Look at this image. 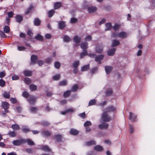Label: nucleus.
Returning <instances> with one entry per match:
<instances>
[{"mask_svg":"<svg viewBox=\"0 0 155 155\" xmlns=\"http://www.w3.org/2000/svg\"><path fill=\"white\" fill-rule=\"evenodd\" d=\"M78 87L77 85H74L73 86L71 90V91L75 92L78 89Z\"/></svg>","mask_w":155,"mask_h":155,"instance_id":"44","label":"nucleus"},{"mask_svg":"<svg viewBox=\"0 0 155 155\" xmlns=\"http://www.w3.org/2000/svg\"><path fill=\"white\" fill-rule=\"evenodd\" d=\"M36 100V98L33 96L30 97L28 99V101L30 104H32L35 103Z\"/></svg>","mask_w":155,"mask_h":155,"instance_id":"6","label":"nucleus"},{"mask_svg":"<svg viewBox=\"0 0 155 155\" xmlns=\"http://www.w3.org/2000/svg\"><path fill=\"white\" fill-rule=\"evenodd\" d=\"M71 90H68L67 91H65L64 94L63 96L64 97H68L70 94V93L71 92Z\"/></svg>","mask_w":155,"mask_h":155,"instance_id":"35","label":"nucleus"},{"mask_svg":"<svg viewBox=\"0 0 155 155\" xmlns=\"http://www.w3.org/2000/svg\"><path fill=\"white\" fill-rule=\"evenodd\" d=\"M130 116L129 117V119L130 120H132L133 121H134L135 120L136 118V116L134 115V114L131 112L129 113Z\"/></svg>","mask_w":155,"mask_h":155,"instance_id":"14","label":"nucleus"},{"mask_svg":"<svg viewBox=\"0 0 155 155\" xmlns=\"http://www.w3.org/2000/svg\"><path fill=\"white\" fill-rule=\"evenodd\" d=\"M105 69L106 73L108 74L112 71V68L110 66H106L105 67Z\"/></svg>","mask_w":155,"mask_h":155,"instance_id":"16","label":"nucleus"},{"mask_svg":"<svg viewBox=\"0 0 155 155\" xmlns=\"http://www.w3.org/2000/svg\"><path fill=\"white\" fill-rule=\"evenodd\" d=\"M112 92L111 89L109 88L108 89L106 92V94L107 96H108L110 95Z\"/></svg>","mask_w":155,"mask_h":155,"instance_id":"48","label":"nucleus"},{"mask_svg":"<svg viewBox=\"0 0 155 155\" xmlns=\"http://www.w3.org/2000/svg\"><path fill=\"white\" fill-rule=\"evenodd\" d=\"M101 118L103 121L105 122H108L111 119L110 117L106 112H105L103 113Z\"/></svg>","mask_w":155,"mask_h":155,"instance_id":"3","label":"nucleus"},{"mask_svg":"<svg viewBox=\"0 0 155 155\" xmlns=\"http://www.w3.org/2000/svg\"><path fill=\"white\" fill-rule=\"evenodd\" d=\"M73 40L74 41L75 43H78L80 41L81 38L76 35L74 37Z\"/></svg>","mask_w":155,"mask_h":155,"instance_id":"23","label":"nucleus"},{"mask_svg":"<svg viewBox=\"0 0 155 155\" xmlns=\"http://www.w3.org/2000/svg\"><path fill=\"white\" fill-rule=\"evenodd\" d=\"M41 21L40 19L38 18H35L34 21V23L35 26H39L40 25Z\"/></svg>","mask_w":155,"mask_h":155,"instance_id":"15","label":"nucleus"},{"mask_svg":"<svg viewBox=\"0 0 155 155\" xmlns=\"http://www.w3.org/2000/svg\"><path fill=\"white\" fill-rule=\"evenodd\" d=\"M37 108L36 107H32L30 108V111L32 113H36L37 112Z\"/></svg>","mask_w":155,"mask_h":155,"instance_id":"49","label":"nucleus"},{"mask_svg":"<svg viewBox=\"0 0 155 155\" xmlns=\"http://www.w3.org/2000/svg\"><path fill=\"white\" fill-rule=\"evenodd\" d=\"M5 81L2 79H0V86L3 87L5 85Z\"/></svg>","mask_w":155,"mask_h":155,"instance_id":"56","label":"nucleus"},{"mask_svg":"<svg viewBox=\"0 0 155 155\" xmlns=\"http://www.w3.org/2000/svg\"><path fill=\"white\" fill-rule=\"evenodd\" d=\"M12 78L13 80H16L19 79V77L16 75H14L12 76Z\"/></svg>","mask_w":155,"mask_h":155,"instance_id":"57","label":"nucleus"},{"mask_svg":"<svg viewBox=\"0 0 155 155\" xmlns=\"http://www.w3.org/2000/svg\"><path fill=\"white\" fill-rule=\"evenodd\" d=\"M105 31H109L111 28L112 25L110 23H106L105 24Z\"/></svg>","mask_w":155,"mask_h":155,"instance_id":"19","label":"nucleus"},{"mask_svg":"<svg viewBox=\"0 0 155 155\" xmlns=\"http://www.w3.org/2000/svg\"><path fill=\"white\" fill-rule=\"evenodd\" d=\"M35 38L37 40L39 41H42L43 40V38L40 35L38 34L35 37Z\"/></svg>","mask_w":155,"mask_h":155,"instance_id":"30","label":"nucleus"},{"mask_svg":"<svg viewBox=\"0 0 155 155\" xmlns=\"http://www.w3.org/2000/svg\"><path fill=\"white\" fill-rule=\"evenodd\" d=\"M24 81L26 84H28L31 83V80L30 78H26L24 79Z\"/></svg>","mask_w":155,"mask_h":155,"instance_id":"47","label":"nucleus"},{"mask_svg":"<svg viewBox=\"0 0 155 155\" xmlns=\"http://www.w3.org/2000/svg\"><path fill=\"white\" fill-rule=\"evenodd\" d=\"M94 148L95 150L99 151H102L103 150V147L99 145L95 146Z\"/></svg>","mask_w":155,"mask_h":155,"instance_id":"22","label":"nucleus"},{"mask_svg":"<svg viewBox=\"0 0 155 155\" xmlns=\"http://www.w3.org/2000/svg\"><path fill=\"white\" fill-rule=\"evenodd\" d=\"M112 36L114 38L119 37L121 38H124L127 37V33L124 32H121L118 34L114 33L112 35Z\"/></svg>","mask_w":155,"mask_h":155,"instance_id":"1","label":"nucleus"},{"mask_svg":"<svg viewBox=\"0 0 155 155\" xmlns=\"http://www.w3.org/2000/svg\"><path fill=\"white\" fill-rule=\"evenodd\" d=\"M51 132L47 130H45L42 131V134L44 136L48 137L50 136L51 134Z\"/></svg>","mask_w":155,"mask_h":155,"instance_id":"17","label":"nucleus"},{"mask_svg":"<svg viewBox=\"0 0 155 155\" xmlns=\"http://www.w3.org/2000/svg\"><path fill=\"white\" fill-rule=\"evenodd\" d=\"M10 100L12 103L13 104L16 103L17 102V101L16 99L11 97L10 99Z\"/></svg>","mask_w":155,"mask_h":155,"instance_id":"63","label":"nucleus"},{"mask_svg":"<svg viewBox=\"0 0 155 155\" xmlns=\"http://www.w3.org/2000/svg\"><path fill=\"white\" fill-rule=\"evenodd\" d=\"M96 101L95 99H92L90 101L89 103V106H92L95 104Z\"/></svg>","mask_w":155,"mask_h":155,"instance_id":"42","label":"nucleus"},{"mask_svg":"<svg viewBox=\"0 0 155 155\" xmlns=\"http://www.w3.org/2000/svg\"><path fill=\"white\" fill-rule=\"evenodd\" d=\"M87 55V51L85 50H84L83 52L80 54V58L81 59L83 58L84 56H86Z\"/></svg>","mask_w":155,"mask_h":155,"instance_id":"32","label":"nucleus"},{"mask_svg":"<svg viewBox=\"0 0 155 155\" xmlns=\"http://www.w3.org/2000/svg\"><path fill=\"white\" fill-rule=\"evenodd\" d=\"M81 48L84 50H85L88 48V43L86 42L81 43L80 45Z\"/></svg>","mask_w":155,"mask_h":155,"instance_id":"9","label":"nucleus"},{"mask_svg":"<svg viewBox=\"0 0 155 155\" xmlns=\"http://www.w3.org/2000/svg\"><path fill=\"white\" fill-rule=\"evenodd\" d=\"M16 132L14 131H9L8 134V135L11 137H15L16 136Z\"/></svg>","mask_w":155,"mask_h":155,"instance_id":"28","label":"nucleus"},{"mask_svg":"<svg viewBox=\"0 0 155 155\" xmlns=\"http://www.w3.org/2000/svg\"><path fill=\"white\" fill-rule=\"evenodd\" d=\"M120 27V25L119 24H115L113 26V28L114 30L118 29Z\"/></svg>","mask_w":155,"mask_h":155,"instance_id":"54","label":"nucleus"},{"mask_svg":"<svg viewBox=\"0 0 155 155\" xmlns=\"http://www.w3.org/2000/svg\"><path fill=\"white\" fill-rule=\"evenodd\" d=\"M116 110V108L112 106H110L107 107L106 110L107 112H113Z\"/></svg>","mask_w":155,"mask_h":155,"instance_id":"10","label":"nucleus"},{"mask_svg":"<svg viewBox=\"0 0 155 155\" xmlns=\"http://www.w3.org/2000/svg\"><path fill=\"white\" fill-rule=\"evenodd\" d=\"M96 52L101 53L103 51L102 48L100 46H96Z\"/></svg>","mask_w":155,"mask_h":155,"instance_id":"26","label":"nucleus"},{"mask_svg":"<svg viewBox=\"0 0 155 155\" xmlns=\"http://www.w3.org/2000/svg\"><path fill=\"white\" fill-rule=\"evenodd\" d=\"M22 96L24 97L27 98L29 96V94L27 91H24L22 93Z\"/></svg>","mask_w":155,"mask_h":155,"instance_id":"45","label":"nucleus"},{"mask_svg":"<svg viewBox=\"0 0 155 155\" xmlns=\"http://www.w3.org/2000/svg\"><path fill=\"white\" fill-rule=\"evenodd\" d=\"M104 57V55L102 54H101L96 56L95 58V60L96 61L100 62Z\"/></svg>","mask_w":155,"mask_h":155,"instance_id":"12","label":"nucleus"},{"mask_svg":"<svg viewBox=\"0 0 155 155\" xmlns=\"http://www.w3.org/2000/svg\"><path fill=\"white\" fill-rule=\"evenodd\" d=\"M97 10V8L95 7L92 6L88 8V11L89 13H92Z\"/></svg>","mask_w":155,"mask_h":155,"instance_id":"20","label":"nucleus"},{"mask_svg":"<svg viewBox=\"0 0 155 155\" xmlns=\"http://www.w3.org/2000/svg\"><path fill=\"white\" fill-rule=\"evenodd\" d=\"M41 149L45 151H48L50 150L49 147L48 146H42Z\"/></svg>","mask_w":155,"mask_h":155,"instance_id":"53","label":"nucleus"},{"mask_svg":"<svg viewBox=\"0 0 155 155\" xmlns=\"http://www.w3.org/2000/svg\"><path fill=\"white\" fill-rule=\"evenodd\" d=\"M11 127L14 130H18L20 129L19 126L16 124L12 125Z\"/></svg>","mask_w":155,"mask_h":155,"instance_id":"27","label":"nucleus"},{"mask_svg":"<svg viewBox=\"0 0 155 155\" xmlns=\"http://www.w3.org/2000/svg\"><path fill=\"white\" fill-rule=\"evenodd\" d=\"M23 74L25 76H29L31 75V72L29 70H26L24 71Z\"/></svg>","mask_w":155,"mask_h":155,"instance_id":"31","label":"nucleus"},{"mask_svg":"<svg viewBox=\"0 0 155 155\" xmlns=\"http://www.w3.org/2000/svg\"><path fill=\"white\" fill-rule=\"evenodd\" d=\"M16 21L17 22L20 23L23 20L22 16L20 15H17L16 17Z\"/></svg>","mask_w":155,"mask_h":155,"instance_id":"24","label":"nucleus"},{"mask_svg":"<svg viewBox=\"0 0 155 155\" xmlns=\"http://www.w3.org/2000/svg\"><path fill=\"white\" fill-rule=\"evenodd\" d=\"M26 151L28 153H31L33 152L31 148H27L26 149Z\"/></svg>","mask_w":155,"mask_h":155,"instance_id":"64","label":"nucleus"},{"mask_svg":"<svg viewBox=\"0 0 155 155\" xmlns=\"http://www.w3.org/2000/svg\"><path fill=\"white\" fill-rule=\"evenodd\" d=\"M60 75L57 74L54 76L53 77V79L54 80H58L60 79Z\"/></svg>","mask_w":155,"mask_h":155,"instance_id":"55","label":"nucleus"},{"mask_svg":"<svg viewBox=\"0 0 155 155\" xmlns=\"http://www.w3.org/2000/svg\"><path fill=\"white\" fill-rule=\"evenodd\" d=\"M3 29L4 32L6 33H8L10 31V28L8 26H5Z\"/></svg>","mask_w":155,"mask_h":155,"instance_id":"34","label":"nucleus"},{"mask_svg":"<svg viewBox=\"0 0 155 155\" xmlns=\"http://www.w3.org/2000/svg\"><path fill=\"white\" fill-rule=\"evenodd\" d=\"M67 84L66 81L64 80L60 82L59 83V86H64Z\"/></svg>","mask_w":155,"mask_h":155,"instance_id":"50","label":"nucleus"},{"mask_svg":"<svg viewBox=\"0 0 155 155\" xmlns=\"http://www.w3.org/2000/svg\"><path fill=\"white\" fill-rule=\"evenodd\" d=\"M26 143H27L29 145H34V142L29 139H27L25 140Z\"/></svg>","mask_w":155,"mask_h":155,"instance_id":"39","label":"nucleus"},{"mask_svg":"<svg viewBox=\"0 0 155 155\" xmlns=\"http://www.w3.org/2000/svg\"><path fill=\"white\" fill-rule=\"evenodd\" d=\"M61 136L60 135H57L55 136V139L58 141H61Z\"/></svg>","mask_w":155,"mask_h":155,"instance_id":"51","label":"nucleus"},{"mask_svg":"<svg viewBox=\"0 0 155 155\" xmlns=\"http://www.w3.org/2000/svg\"><path fill=\"white\" fill-rule=\"evenodd\" d=\"M79 61H75L73 64V67L74 68H77L79 65Z\"/></svg>","mask_w":155,"mask_h":155,"instance_id":"52","label":"nucleus"},{"mask_svg":"<svg viewBox=\"0 0 155 155\" xmlns=\"http://www.w3.org/2000/svg\"><path fill=\"white\" fill-rule=\"evenodd\" d=\"M96 144L94 140H91L86 143V145L87 146H91Z\"/></svg>","mask_w":155,"mask_h":155,"instance_id":"33","label":"nucleus"},{"mask_svg":"<svg viewBox=\"0 0 155 155\" xmlns=\"http://www.w3.org/2000/svg\"><path fill=\"white\" fill-rule=\"evenodd\" d=\"M104 142L106 144L109 145H111V142L108 140H104Z\"/></svg>","mask_w":155,"mask_h":155,"instance_id":"60","label":"nucleus"},{"mask_svg":"<svg viewBox=\"0 0 155 155\" xmlns=\"http://www.w3.org/2000/svg\"><path fill=\"white\" fill-rule=\"evenodd\" d=\"M25 49V48L23 46H18V50L19 51H22L24 50Z\"/></svg>","mask_w":155,"mask_h":155,"instance_id":"58","label":"nucleus"},{"mask_svg":"<svg viewBox=\"0 0 155 155\" xmlns=\"http://www.w3.org/2000/svg\"><path fill=\"white\" fill-rule=\"evenodd\" d=\"M55 12L54 10L53 9L51 10L48 12V16L49 17H51L54 15Z\"/></svg>","mask_w":155,"mask_h":155,"instance_id":"41","label":"nucleus"},{"mask_svg":"<svg viewBox=\"0 0 155 155\" xmlns=\"http://www.w3.org/2000/svg\"><path fill=\"white\" fill-rule=\"evenodd\" d=\"M89 65L88 64L86 65H84L82 66L81 68V71H85L89 69Z\"/></svg>","mask_w":155,"mask_h":155,"instance_id":"25","label":"nucleus"},{"mask_svg":"<svg viewBox=\"0 0 155 155\" xmlns=\"http://www.w3.org/2000/svg\"><path fill=\"white\" fill-rule=\"evenodd\" d=\"M130 126V132L131 134H132L133 132L134 131V127L133 126L131 125L130 124L129 125Z\"/></svg>","mask_w":155,"mask_h":155,"instance_id":"59","label":"nucleus"},{"mask_svg":"<svg viewBox=\"0 0 155 155\" xmlns=\"http://www.w3.org/2000/svg\"><path fill=\"white\" fill-rule=\"evenodd\" d=\"M29 88L32 91H35L37 90V86L34 84H31L29 86Z\"/></svg>","mask_w":155,"mask_h":155,"instance_id":"21","label":"nucleus"},{"mask_svg":"<svg viewBox=\"0 0 155 155\" xmlns=\"http://www.w3.org/2000/svg\"><path fill=\"white\" fill-rule=\"evenodd\" d=\"M69 132L71 134L73 135H76L79 133L78 131L77 130L73 129H71L70 130Z\"/></svg>","mask_w":155,"mask_h":155,"instance_id":"18","label":"nucleus"},{"mask_svg":"<svg viewBox=\"0 0 155 155\" xmlns=\"http://www.w3.org/2000/svg\"><path fill=\"white\" fill-rule=\"evenodd\" d=\"M22 130L24 132L26 133L30 131V130L26 126H24L22 127Z\"/></svg>","mask_w":155,"mask_h":155,"instance_id":"37","label":"nucleus"},{"mask_svg":"<svg viewBox=\"0 0 155 155\" xmlns=\"http://www.w3.org/2000/svg\"><path fill=\"white\" fill-rule=\"evenodd\" d=\"M66 26L65 22L61 21L59 22L58 24V28L60 29H62Z\"/></svg>","mask_w":155,"mask_h":155,"instance_id":"5","label":"nucleus"},{"mask_svg":"<svg viewBox=\"0 0 155 155\" xmlns=\"http://www.w3.org/2000/svg\"><path fill=\"white\" fill-rule=\"evenodd\" d=\"M77 19L75 18H72L71 19V22L72 23H74L77 21Z\"/></svg>","mask_w":155,"mask_h":155,"instance_id":"62","label":"nucleus"},{"mask_svg":"<svg viewBox=\"0 0 155 155\" xmlns=\"http://www.w3.org/2000/svg\"><path fill=\"white\" fill-rule=\"evenodd\" d=\"M45 110L47 111H49L51 110V109L49 107V105L47 104L45 107Z\"/></svg>","mask_w":155,"mask_h":155,"instance_id":"61","label":"nucleus"},{"mask_svg":"<svg viewBox=\"0 0 155 155\" xmlns=\"http://www.w3.org/2000/svg\"><path fill=\"white\" fill-rule=\"evenodd\" d=\"M61 3L59 2L55 3L54 4V8L55 9H57L61 6Z\"/></svg>","mask_w":155,"mask_h":155,"instance_id":"36","label":"nucleus"},{"mask_svg":"<svg viewBox=\"0 0 155 155\" xmlns=\"http://www.w3.org/2000/svg\"><path fill=\"white\" fill-rule=\"evenodd\" d=\"M54 66L55 68L58 69L60 67L61 64L59 62L56 61L54 63Z\"/></svg>","mask_w":155,"mask_h":155,"instance_id":"46","label":"nucleus"},{"mask_svg":"<svg viewBox=\"0 0 155 155\" xmlns=\"http://www.w3.org/2000/svg\"><path fill=\"white\" fill-rule=\"evenodd\" d=\"M64 40L65 42H69L71 41V38L67 35H65L64 36Z\"/></svg>","mask_w":155,"mask_h":155,"instance_id":"38","label":"nucleus"},{"mask_svg":"<svg viewBox=\"0 0 155 155\" xmlns=\"http://www.w3.org/2000/svg\"><path fill=\"white\" fill-rule=\"evenodd\" d=\"M120 43L119 41L116 40H113L112 41L111 46L114 47L119 45Z\"/></svg>","mask_w":155,"mask_h":155,"instance_id":"11","label":"nucleus"},{"mask_svg":"<svg viewBox=\"0 0 155 155\" xmlns=\"http://www.w3.org/2000/svg\"><path fill=\"white\" fill-rule=\"evenodd\" d=\"M33 8V6L31 5H30L25 12V14L27 15L29 13Z\"/></svg>","mask_w":155,"mask_h":155,"instance_id":"29","label":"nucleus"},{"mask_svg":"<svg viewBox=\"0 0 155 155\" xmlns=\"http://www.w3.org/2000/svg\"><path fill=\"white\" fill-rule=\"evenodd\" d=\"M26 143L25 140L23 139H20L19 140H14L13 141V144L14 146H18L21 144Z\"/></svg>","mask_w":155,"mask_h":155,"instance_id":"2","label":"nucleus"},{"mask_svg":"<svg viewBox=\"0 0 155 155\" xmlns=\"http://www.w3.org/2000/svg\"><path fill=\"white\" fill-rule=\"evenodd\" d=\"M116 51V49L114 48L109 50L107 51L108 55L112 56L114 55Z\"/></svg>","mask_w":155,"mask_h":155,"instance_id":"8","label":"nucleus"},{"mask_svg":"<svg viewBox=\"0 0 155 155\" xmlns=\"http://www.w3.org/2000/svg\"><path fill=\"white\" fill-rule=\"evenodd\" d=\"M9 106V104L7 102H2V106L4 109V111L6 113L8 112V108Z\"/></svg>","mask_w":155,"mask_h":155,"instance_id":"4","label":"nucleus"},{"mask_svg":"<svg viewBox=\"0 0 155 155\" xmlns=\"http://www.w3.org/2000/svg\"><path fill=\"white\" fill-rule=\"evenodd\" d=\"M92 125L91 123V121L87 120L86 121L84 124V126L85 127L91 126Z\"/></svg>","mask_w":155,"mask_h":155,"instance_id":"43","label":"nucleus"},{"mask_svg":"<svg viewBox=\"0 0 155 155\" xmlns=\"http://www.w3.org/2000/svg\"><path fill=\"white\" fill-rule=\"evenodd\" d=\"M108 126L109 125L108 124L104 123L99 124L98 127L99 129H103L107 128L108 127Z\"/></svg>","mask_w":155,"mask_h":155,"instance_id":"7","label":"nucleus"},{"mask_svg":"<svg viewBox=\"0 0 155 155\" xmlns=\"http://www.w3.org/2000/svg\"><path fill=\"white\" fill-rule=\"evenodd\" d=\"M37 59V56L34 55H31V64L32 65V64L35 63Z\"/></svg>","mask_w":155,"mask_h":155,"instance_id":"13","label":"nucleus"},{"mask_svg":"<svg viewBox=\"0 0 155 155\" xmlns=\"http://www.w3.org/2000/svg\"><path fill=\"white\" fill-rule=\"evenodd\" d=\"M2 95L5 98L8 99L10 98V96L9 93L5 92Z\"/></svg>","mask_w":155,"mask_h":155,"instance_id":"40","label":"nucleus"}]
</instances>
